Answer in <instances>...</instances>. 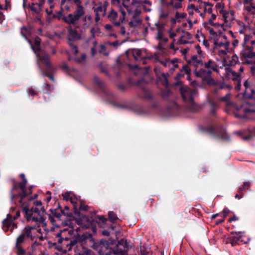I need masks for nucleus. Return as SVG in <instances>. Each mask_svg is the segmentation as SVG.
<instances>
[{
	"instance_id": "obj_31",
	"label": "nucleus",
	"mask_w": 255,
	"mask_h": 255,
	"mask_svg": "<svg viewBox=\"0 0 255 255\" xmlns=\"http://www.w3.org/2000/svg\"><path fill=\"white\" fill-rule=\"evenodd\" d=\"M133 18H135V19L130 21L128 23L129 25L130 26H136L138 24H139L141 21V20L139 18H136V16H135L134 15L133 16Z\"/></svg>"
},
{
	"instance_id": "obj_53",
	"label": "nucleus",
	"mask_w": 255,
	"mask_h": 255,
	"mask_svg": "<svg viewBox=\"0 0 255 255\" xmlns=\"http://www.w3.org/2000/svg\"><path fill=\"white\" fill-rule=\"evenodd\" d=\"M94 80L99 86L102 87V82L97 76H95L94 78Z\"/></svg>"
},
{
	"instance_id": "obj_59",
	"label": "nucleus",
	"mask_w": 255,
	"mask_h": 255,
	"mask_svg": "<svg viewBox=\"0 0 255 255\" xmlns=\"http://www.w3.org/2000/svg\"><path fill=\"white\" fill-rule=\"evenodd\" d=\"M70 201H71V203L73 205L74 209V213H78V209L76 207V202H75L74 201H73L72 199L71 200H70Z\"/></svg>"
},
{
	"instance_id": "obj_22",
	"label": "nucleus",
	"mask_w": 255,
	"mask_h": 255,
	"mask_svg": "<svg viewBox=\"0 0 255 255\" xmlns=\"http://www.w3.org/2000/svg\"><path fill=\"white\" fill-rule=\"evenodd\" d=\"M157 28V33L156 35V38L158 40H162L164 42L168 41V38L164 36V28L162 26L160 25L159 24H156Z\"/></svg>"
},
{
	"instance_id": "obj_33",
	"label": "nucleus",
	"mask_w": 255,
	"mask_h": 255,
	"mask_svg": "<svg viewBox=\"0 0 255 255\" xmlns=\"http://www.w3.org/2000/svg\"><path fill=\"white\" fill-rule=\"evenodd\" d=\"M189 66L188 65H183L180 71L182 72H184L185 74L188 75V77H189V75L190 74L191 69L189 68Z\"/></svg>"
},
{
	"instance_id": "obj_19",
	"label": "nucleus",
	"mask_w": 255,
	"mask_h": 255,
	"mask_svg": "<svg viewBox=\"0 0 255 255\" xmlns=\"http://www.w3.org/2000/svg\"><path fill=\"white\" fill-rule=\"evenodd\" d=\"M218 39L214 40V45L218 47H224L227 50L230 45V43L226 41L227 36L225 35L220 33L218 35Z\"/></svg>"
},
{
	"instance_id": "obj_9",
	"label": "nucleus",
	"mask_w": 255,
	"mask_h": 255,
	"mask_svg": "<svg viewBox=\"0 0 255 255\" xmlns=\"http://www.w3.org/2000/svg\"><path fill=\"white\" fill-rule=\"evenodd\" d=\"M223 75L227 79H232L234 81L236 84L235 89L237 91H239L241 89V74L240 73L233 70L229 66L227 65L225 66Z\"/></svg>"
},
{
	"instance_id": "obj_61",
	"label": "nucleus",
	"mask_w": 255,
	"mask_h": 255,
	"mask_svg": "<svg viewBox=\"0 0 255 255\" xmlns=\"http://www.w3.org/2000/svg\"><path fill=\"white\" fill-rule=\"evenodd\" d=\"M170 92L168 90H166L162 94L164 98H166L169 96Z\"/></svg>"
},
{
	"instance_id": "obj_55",
	"label": "nucleus",
	"mask_w": 255,
	"mask_h": 255,
	"mask_svg": "<svg viewBox=\"0 0 255 255\" xmlns=\"http://www.w3.org/2000/svg\"><path fill=\"white\" fill-rule=\"evenodd\" d=\"M16 250V254L17 255H24L26 253L25 250H23V251H21L20 249H15Z\"/></svg>"
},
{
	"instance_id": "obj_49",
	"label": "nucleus",
	"mask_w": 255,
	"mask_h": 255,
	"mask_svg": "<svg viewBox=\"0 0 255 255\" xmlns=\"http://www.w3.org/2000/svg\"><path fill=\"white\" fill-rule=\"evenodd\" d=\"M86 58V55L85 54H83L81 58H75V61L77 63H82L84 62Z\"/></svg>"
},
{
	"instance_id": "obj_26",
	"label": "nucleus",
	"mask_w": 255,
	"mask_h": 255,
	"mask_svg": "<svg viewBox=\"0 0 255 255\" xmlns=\"http://www.w3.org/2000/svg\"><path fill=\"white\" fill-rule=\"evenodd\" d=\"M91 241L93 242V245L91 246V247L94 249L96 250L99 253V255H104V252L102 251L101 249L99 250L100 246L102 245L101 243V240L99 242H94L93 239H91L90 240Z\"/></svg>"
},
{
	"instance_id": "obj_30",
	"label": "nucleus",
	"mask_w": 255,
	"mask_h": 255,
	"mask_svg": "<svg viewBox=\"0 0 255 255\" xmlns=\"http://www.w3.org/2000/svg\"><path fill=\"white\" fill-rule=\"evenodd\" d=\"M220 13L223 14L225 21L227 22H228L229 15H230L231 17H233L234 13L233 11H226L223 10H221Z\"/></svg>"
},
{
	"instance_id": "obj_52",
	"label": "nucleus",
	"mask_w": 255,
	"mask_h": 255,
	"mask_svg": "<svg viewBox=\"0 0 255 255\" xmlns=\"http://www.w3.org/2000/svg\"><path fill=\"white\" fill-rule=\"evenodd\" d=\"M63 199L66 201H68L71 199V197H70V194L69 193L66 192L62 194Z\"/></svg>"
},
{
	"instance_id": "obj_42",
	"label": "nucleus",
	"mask_w": 255,
	"mask_h": 255,
	"mask_svg": "<svg viewBox=\"0 0 255 255\" xmlns=\"http://www.w3.org/2000/svg\"><path fill=\"white\" fill-rule=\"evenodd\" d=\"M89 209V207L85 204V203L83 201H80V205L79 207V210L83 211H87Z\"/></svg>"
},
{
	"instance_id": "obj_56",
	"label": "nucleus",
	"mask_w": 255,
	"mask_h": 255,
	"mask_svg": "<svg viewBox=\"0 0 255 255\" xmlns=\"http://www.w3.org/2000/svg\"><path fill=\"white\" fill-rule=\"evenodd\" d=\"M28 94L34 96L37 94V93L33 89L30 88L28 89Z\"/></svg>"
},
{
	"instance_id": "obj_15",
	"label": "nucleus",
	"mask_w": 255,
	"mask_h": 255,
	"mask_svg": "<svg viewBox=\"0 0 255 255\" xmlns=\"http://www.w3.org/2000/svg\"><path fill=\"white\" fill-rule=\"evenodd\" d=\"M2 229L5 232L8 230L12 232L15 228H17L16 224L13 222L12 216L9 214L7 215L6 219L2 221Z\"/></svg>"
},
{
	"instance_id": "obj_10",
	"label": "nucleus",
	"mask_w": 255,
	"mask_h": 255,
	"mask_svg": "<svg viewBox=\"0 0 255 255\" xmlns=\"http://www.w3.org/2000/svg\"><path fill=\"white\" fill-rule=\"evenodd\" d=\"M37 63L41 73L46 71V72L50 70H53V67L52 65L49 56L47 54L39 56L37 59Z\"/></svg>"
},
{
	"instance_id": "obj_35",
	"label": "nucleus",
	"mask_w": 255,
	"mask_h": 255,
	"mask_svg": "<svg viewBox=\"0 0 255 255\" xmlns=\"http://www.w3.org/2000/svg\"><path fill=\"white\" fill-rule=\"evenodd\" d=\"M53 70H50L49 71L46 72V71L42 72V74L45 76L48 77L51 81H54V78L52 75Z\"/></svg>"
},
{
	"instance_id": "obj_8",
	"label": "nucleus",
	"mask_w": 255,
	"mask_h": 255,
	"mask_svg": "<svg viewBox=\"0 0 255 255\" xmlns=\"http://www.w3.org/2000/svg\"><path fill=\"white\" fill-rule=\"evenodd\" d=\"M180 92L183 99L188 104V108L193 112H195L197 106L194 101V98L197 94V91L188 87H182L180 88Z\"/></svg>"
},
{
	"instance_id": "obj_60",
	"label": "nucleus",
	"mask_w": 255,
	"mask_h": 255,
	"mask_svg": "<svg viewBox=\"0 0 255 255\" xmlns=\"http://www.w3.org/2000/svg\"><path fill=\"white\" fill-rule=\"evenodd\" d=\"M98 219H99V222H101L102 223H103V224H106V222L107 221V219L102 216H100L98 217Z\"/></svg>"
},
{
	"instance_id": "obj_51",
	"label": "nucleus",
	"mask_w": 255,
	"mask_h": 255,
	"mask_svg": "<svg viewBox=\"0 0 255 255\" xmlns=\"http://www.w3.org/2000/svg\"><path fill=\"white\" fill-rule=\"evenodd\" d=\"M230 211L228 209H224L222 213H220L222 216L221 217H223V218H225L229 213Z\"/></svg>"
},
{
	"instance_id": "obj_46",
	"label": "nucleus",
	"mask_w": 255,
	"mask_h": 255,
	"mask_svg": "<svg viewBox=\"0 0 255 255\" xmlns=\"http://www.w3.org/2000/svg\"><path fill=\"white\" fill-rule=\"evenodd\" d=\"M204 26L209 30V33L211 35L213 36H217L218 37V35H217V33L215 31H214V29L212 28H211L206 25H204Z\"/></svg>"
},
{
	"instance_id": "obj_3",
	"label": "nucleus",
	"mask_w": 255,
	"mask_h": 255,
	"mask_svg": "<svg viewBox=\"0 0 255 255\" xmlns=\"http://www.w3.org/2000/svg\"><path fill=\"white\" fill-rule=\"evenodd\" d=\"M74 230L64 229L60 230L59 232L55 234V241L61 245V248H65V251H71L74 246L77 243L78 239L74 238L70 239L66 236L67 234L70 235H73Z\"/></svg>"
},
{
	"instance_id": "obj_45",
	"label": "nucleus",
	"mask_w": 255,
	"mask_h": 255,
	"mask_svg": "<svg viewBox=\"0 0 255 255\" xmlns=\"http://www.w3.org/2000/svg\"><path fill=\"white\" fill-rule=\"evenodd\" d=\"M239 60V57L237 55H234L232 57V59L230 61L231 65H235Z\"/></svg>"
},
{
	"instance_id": "obj_23",
	"label": "nucleus",
	"mask_w": 255,
	"mask_h": 255,
	"mask_svg": "<svg viewBox=\"0 0 255 255\" xmlns=\"http://www.w3.org/2000/svg\"><path fill=\"white\" fill-rule=\"evenodd\" d=\"M243 10L247 15H255V5L254 4H243Z\"/></svg>"
},
{
	"instance_id": "obj_64",
	"label": "nucleus",
	"mask_w": 255,
	"mask_h": 255,
	"mask_svg": "<svg viewBox=\"0 0 255 255\" xmlns=\"http://www.w3.org/2000/svg\"><path fill=\"white\" fill-rule=\"evenodd\" d=\"M119 32L121 35H125V34H126L125 27L124 26H121L120 27V30Z\"/></svg>"
},
{
	"instance_id": "obj_5",
	"label": "nucleus",
	"mask_w": 255,
	"mask_h": 255,
	"mask_svg": "<svg viewBox=\"0 0 255 255\" xmlns=\"http://www.w3.org/2000/svg\"><path fill=\"white\" fill-rule=\"evenodd\" d=\"M198 75L202 77L203 81L206 82L210 86L213 87L212 92L216 94L219 90L224 89L225 87L229 88V86H226L224 83L218 81H216L211 76V72L209 71H205L202 70Z\"/></svg>"
},
{
	"instance_id": "obj_1",
	"label": "nucleus",
	"mask_w": 255,
	"mask_h": 255,
	"mask_svg": "<svg viewBox=\"0 0 255 255\" xmlns=\"http://www.w3.org/2000/svg\"><path fill=\"white\" fill-rule=\"evenodd\" d=\"M251 38L249 35H245L240 53L242 61L248 64H252V59L255 58V41L251 40Z\"/></svg>"
},
{
	"instance_id": "obj_54",
	"label": "nucleus",
	"mask_w": 255,
	"mask_h": 255,
	"mask_svg": "<svg viewBox=\"0 0 255 255\" xmlns=\"http://www.w3.org/2000/svg\"><path fill=\"white\" fill-rule=\"evenodd\" d=\"M83 255H94V252H92L91 250L87 249L83 252Z\"/></svg>"
},
{
	"instance_id": "obj_36",
	"label": "nucleus",
	"mask_w": 255,
	"mask_h": 255,
	"mask_svg": "<svg viewBox=\"0 0 255 255\" xmlns=\"http://www.w3.org/2000/svg\"><path fill=\"white\" fill-rule=\"evenodd\" d=\"M101 243L102 245L100 246L101 247H100L99 250H100L101 249L104 252L105 250L108 247V242L105 240H101Z\"/></svg>"
},
{
	"instance_id": "obj_29",
	"label": "nucleus",
	"mask_w": 255,
	"mask_h": 255,
	"mask_svg": "<svg viewBox=\"0 0 255 255\" xmlns=\"http://www.w3.org/2000/svg\"><path fill=\"white\" fill-rule=\"evenodd\" d=\"M204 11L205 12H207L209 14H211L212 13V6L213 4L209 2H204Z\"/></svg>"
},
{
	"instance_id": "obj_13",
	"label": "nucleus",
	"mask_w": 255,
	"mask_h": 255,
	"mask_svg": "<svg viewBox=\"0 0 255 255\" xmlns=\"http://www.w3.org/2000/svg\"><path fill=\"white\" fill-rule=\"evenodd\" d=\"M19 204L23 208V210L25 212L28 219L35 221L38 220L37 217L35 216L36 214H39V210L37 208H31L30 210H29L27 207V201L23 200V204L21 203H19Z\"/></svg>"
},
{
	"instance_id": "obj_39",
	"label": "nucleus",
	"mask_w": 255,
	"mask_h": 255,
	"mask_svg": "<svg viewBox=\"0 0 255 255\" xmlns=\"http://www.w3.org/2000/svg\"><path fill=\"white\" fill-rule=\"evenodd\" d=\"M216 18V15L214 13H212L211 17L210 18L207 22H205L204 23V25H207L208 24H213V21L215 20Z\"/></svg>"
},
{
	"instance_id": "obj_11",
	"label": "nucleus",
	"mask_w": 255,
	"mask_h": 255,
	"mask_svg": "<svg viewBox=\"0 0 255 255\" xmlns=\"http://www.w3.org/2000/svg\"><path fill=\"white\" fill-rule=\"evenodd\" d=\"M203 68H201L199 70L195 71V75L197 77L202 78V77L198 75V73H200L202 70L211 72V76L212 77V71H215L219 73V71L218 68V66L216 63L213 60L210 59L207 62L205 63L203 62Z\"/></svg>"
},
{
	"instance_id": "obj_7",
	"label": "nucleus",
	"mask_w": 255,
	"mask_h": 255,
	"mask_svg": "<svg viewBox=\"0 0 255 255\" xmlns=\"http://www.w3.org/2000/svg\"><path fill=\"white\" fill-rule=\"evenodd\" d=\"M63 0H61L60 2L61 10L57 13V18L59 20L63 21L65 23L71 25V23L75 20L76 16V14H74V12L70 13L65 15L63 14L64 10L66 11H70L71 10V7L68 4L70 1L72 2V0H65L63 3Z\"/></svg>"
},
{
	"instance_id": "obj_16",
	"label": "nucleus",
	"mask_w": 255,
	"mask_h": 255,
	"mask_svg": "<svg viewBox=\"0 0 255 255\" xmlns=\"http://www.w3.org/2000/svg\"><path fill=\"white\" fill-rule=\"evenodd\" d=\"M109 20L116 26H119L121 23L125 20L124 16H119L118 13L114 9H111L108 15Z\"/></svg>"
},
{
	"instance_id": "obj_27",
	"label": "nucleus",
	"mask_w": 255,
	"mask_h": 255,
	"mask_svg": "<svg viewBox=\"0 0 255 255\" xmlns=\"http://www.w3.org/2000/svg\"><path fill=\"white\" fill-rule=\"evenodd\" d=\"M42 7L37 3H32L30 5V9L36 14H39L42 11Z\"/></svg>"
},
{
	"instance_id": "obj_58",
	"label": "nucleus",
	"mask_w": 255,
	"mask_h": 255,
	"mask_svg": "<svg viewBox=\"0 0 255 255\" xmlns=\"http://www.w3.org/2000/svg\"><path fill=\"white\" fill-rule=\"evenodd\" d=\"M101 16H102L100 15H99V14H95V21L97 25L98 24V23L99 21L100 20Z\"/></svg>"
},
{
	"instance_id": "obj_41",
	"label": "nucleus",
	"mask_w": 255,
	"mask_h": 255,
	"mask_svg": "<svg viewBox=\"0 0 255 255\" xmlns=\"http://www.w3.org/2000/svg\"><path fill=\"white\" fill-rule=\"evenodd\" d=\"M108 215L109 219L112 222H114L118 219L117 215L113 212H110Z\"/></svg>"
},
{
	"instance_id": "obj_57",
	"label": "nucleus",
	"mask_w": 255,
	"mask_h": 255,
	"mask_svg": "<svg viewBox=\"0 0 255 255\" xmlns=\"http://www.w3.org/2000/svg\"><path fill=\"white\" fill-rule=\"evenodd\" d=\"M107 44L110 46H113L114 47L118 46L119 45L118 41H115L114 42H108Z\"/></svg>"
},
{
	"instance_id": "obj_62",
	"label": "nucleus",
	"mask_w": 255,
	"mask_h": 255,
	"mask_svg": "<svg viewBox=\"0 0 255 255\" xmlns=\"http://www.w3.org/2000/svg\"><path fill=\"white\" fill-rule=\"evenodd\" d=\"M250 185H251V184L250 182H244L243 187L244 189L247 190V189H248V188L250 187Z\"/></svg>"
},
{
	"instance_id": "obj_28",
	"label": "nucleus",
	"mask_w": 255,
	"mask_h": 255,
	"mask_svg": "<svg viewBox=\"0 0 255 255\" xmlns=\"http://www.w3.org/2000/svg\"><path fill=\"white\" fill-rule=\"evenodd\" d=\"M166 7L172 6L174 8L179 9L182 7V3L180 2H175V0L169 1L168 4L164 5Z\"/></svg>"
},
{
	"instance_id": "obj_25",
	"label": "nucleus",
	"mask_w": 255,
	"mask_h": 255,
	"mask_svg": "<svg viewBox=\"0 0 255 255\" xmlns=\"http://www.w3.org/2000/svg\"><path fill=\"white\" fill-rule=\"evenodd\" d=\"M93 9L96 14H99V15H101L102 16H105L106 9V8L102 4L97 6L96 7H94Z\"/></svg>"
},
{
	"instance_id": "obj_37",
	"label": "nucleus",
	"mask_w": 255,
	"mask_h": 255,
	"mask_svg": "<svg viewBox=\"0 0 255 255\" xmlns=\"http://www.w3.org/2000/svg\"><path fill=\"white\" fill-rule=\"evenodd\" d=\"M73 41L69 40V45L71 47L72 49L73 53L76 55L79 52L77 47L74 44Z\"/></svg>"
},
{
	"instance_id": "obj_24",
	"label": "nucleus",
	"mask_w": 255,
	"mask_h": 255,
	"mask_svg": "<svg viewBox=\"0 0 255 255\" xmlns=\"http://www.w3.org/2000/svg\"><path fill=\"white\" fill-rule=\"evenodd\" d=\"M132 54L134 59L136 61L142 60L145 57V56L143 55L142 51L140 49L132 50Z\"/></svg>"
},
{
	"instance_id": "obj_2",
	"label": "nucleus",
	"mask_w": 255,
	"mask_h": 255,
	"mask_svg": "<svg viewBox=\"0 0 255 255\" xmlns=\"http://www.w3.org/2000/svg\"><path fill=\"white\" fill-rule=\"evenodd\" d=\"M19 176L22 179V181L17 184L15 180L13 179L12 180V188L10 192L11 200L15 204L18 198H20L18 202L23 204V200L24 197L27 194L26 193V186L27 184V180L23 173L20 174Z\"/></svg>"
},
{
	"instance_id": "obj_6",
	"label": "nucleus",
	"mask_w": 255,
	"mask_h": 255,
	"mask_svg": "<svg viewBox=\"0 0 255 255\" xmlns=\"http://www.w3.org/2000/svg\"><path fill=\"white\" fill-rule=\"evenodd\" d=\"M33 229H34V227L29 226H27L23 228L21 232L16 238L14 245L15 249H19L21 251L24 250L22 248V245L28 242L29 239L31 241L33 240L34 237L32 233V230Z\"/></svg>"
},
{
	"instance_id": "obj_18",
	"label": "nucleus",
	"mask_w": 255,
	"mask_h": 255,
	"mask_svg": "<svg viewBox=\"0 0 255 255\" xmlns=\"http://www.w3.org/2000/svg\"><path fill=\"white\" fill-rule=\"evenodd\" d=\"M188 64L195 68L194 71L198 70L197 68L203 65L201 56L194 55L187 61Z\"/></svg>"
},
{
	"instance_id": "obj_32",
	"label": "nucleus",
	"mask_w": 255,
	"mask_h": 255,
	"mask_svg": "<svg viewBox=\"0 0 255 255\" xmlns=\"http://www.w3.org/2000/svg\"><path fill=\"white\" fill-rule=\"evenodd\" d=\"M171 60H166L165 61H160L158 57H154V62H157L159 61L165 67H170L171 66V63L172 62H171Z\"/></svg>"
},
{
	"instance_id": "obj_12",
	"label": "nucleus",
	"mask_w": 255,
	"mask_h": 255,
	"mask_svg": "<svg viewBox=\"0 0 255 255\" xmlns=\"http://www.w3.org/2000/svg\"><path fill=\"white\" fill-rule=\"evenodd\" d=\"M243 85L245 87L244 97L248 99L255 98V85H253L252 80L249 79L246 80L244 82Z\"/></svg>"
},
{
	"instance_id": "obj_21",
	"label": "nucleus",
	"mask_w": 255,
	"mask_h": 255,
	"mask_svg": "<svg viewBox=\"0 0 255 255\" xmlns=\"http://www.w3.org/2000/svg\"><path fill=\"white\" fill-rule=\"evenodd\" d=\"M167 8L168 7L160 4L158 9V17L160 19H165L169 16V11Z\"/></svg>"
},
{
	"instance_id": "obj_50",
	"label": "nucleus",
	"mask_w": 255,
	"mask_h": 255,
	"mask_svg": "<svg viewBox=\"0 0 255 255\" xmlns=\"http://www.w3.org/2000/svg\"><path fill=\"white\" fill-rule=\"evenodd\" d=\"M172 63H171V66L174 67L173 70H175V68H177L178 67V64L177 62V59H174L171 61Z\"/></svg>"
},
{
	"instance_id": "obj_47",
	"label": "nucleus",
	"mask_w": 255,
	"mask_h": 255,
	"mask_svg": "<svg viewBox=\"0 0 255 255\" xmlns=\"http://www.w3.org/2000/svg\"><path fill=\"white\" fill-rule=\"evenodd\" d=\"M28 33V30L25 27L21 28V34L23 37L26 38V34Z\"/></svg>"
},
{
	"instance_id": "obj_44",
	"label": "nucleus",
	"mask_w": 255,
	"mask_h": 255,
	"mask_svg": "<svg viewBox=\"0 0 255 255\" xmlns=\"http://www.w3.org/2000/svg\"><path fill=\"white\" fill-rule=\"evenodd\" d=\"M97 45V42L96 41H94L93 42V46L91 48V54L93 56H95L97 53L96 46Z\"/></svg>"
},
{
	"instance_id": "obj_17",
	"label": "nucleus",
	"mask_w": 255,
	"mask_h": 255,
	"mask_svg": "<svg viewBox=\"0 0 255 255\" xmlns=\"http://www.w3.org/2000/svg\"><path fill=\"white\" fill-rule=\"evenodd\" d=\"M128 245L126 241L121 239L118 241L116 248L113 250L116 255H127Z\"/></svg>"
},
{
	"instance_id": "obj_48",
	"label": "nucleus",
	"mask_w": 255,
	"mask_h": 255,
	"mask_svg": "<svg viewBox=\"0 0 255 255\" xmlns=\"http://www.w3.org/2000/svg\"><path fill=\"white\" fill-rule=\"evenodd\" d=\"M177 42L179 44H185L189 43L188 40H186L184 39L183 36H181L180 37V39L178 40Z\"/></svg>"
},
{
	"instance_id": "obj_4",
	"label": "nucleus",
	"mask_w": 255,
	"mask_h": 255,
	"mask_svg": "<svg viewBox=\"0 0 255 255\" xmlns=\"http://www.w3.org/2000/svg\"><path fill=\"white\" fill-rule=\"evenodd\" d=\"M231 110L234 111L235 117L244 118L255 113V103L246 102L240 105L231 104Z\"/></svg>"
},
{
	"instance_id": "obj_63",
	"label": "nucleus",
	"mask_w": 255,
	"mask_h": 255,
	"mask_svg": "<svg viewBox=\"0 0 255 255\" xmlns=\"http://www.w3.org/2000/svg\"><path fill=\"white\" fill-rule=\"evenodd\" d=\"M45 88L48 92L50 91L51 90L53 89L52 86L47 83L45 84Z\"/></svg>"
},
{
	"instance_id": "obj_34",
	"label": "nucleus",
	"mask_w": 255,
	"mask_h": 255,
	"mask_svg": "<svg viewBox=\"0 0 255 255\" xmlns=\"http://www.w3.org/2000/svg\"><path fill=\"white\" fill-rule=\"evenodd\" d=\"M168 74L163 73L161 75L160 79L162 81V84L165 86L168 85V78H167Z\"/></svg>"
},
{
	"instance_id": "obj_20",
	"label": "nucleus",
	"mask_w": 255,
	"mask_h": 255,
	"mask_svg": "<svg viewBox=\"0 0 255 255\" xmlns=\"http://www.w3.org/2000/svg\"><path fill=\"white\" fill-rule=\"evenodd\" d=\"M68 35L67 38L68 40L75 41L81 38V34L79 33L76 29L70 27L67 30Z\"/></svg>"
},
{
	"instance_id": "obj_38",
	"label": "nucleus",
	"mask_w": 255,
	"mask_h": 255,
	"mask_svg": "<svg viewBox=\"0 0 255 255\" xmlns=\"http://www.w3.org/2000/svg\"><path fill=\"white\" fill-rule=\"evenodd\" d=\"M211 104V110H210V113L212 115H214L216 113V110L217 109V105L213 102H210Z\"/></svg>"
},
{
	"instance_id": "obj_43",
	"label": "nucleus",
	"mask_w": 255,
	"mask_h": 255,
	"mask_svg": "<svg viewBox=\"0 0 255 255\" xmlns=\"http://www.w3.org/2000/svg\"><path fill=\"white\" fill-rule=\"evenodd\" d=\"M187 14L184 12H176L175 17L176 19L184 18L186 16Z\"/></svg>"
},
{
	"instance_id": "obj_14",
	"label": "nucleus",
	"mask_w": 255,
	"mask_h": 255,
	"mask_svg": "<svg viewBox=\"0 0 255 255\" xmlns=\"http://www.w3.org/2000/svg\"><path fill=\"white\" fill-rule=\"evenodd\" d=\"M243 233H244L242 232H232L230 236L227 238L226 243H230L232 246L238 244L240 242H244L245 244L247 243L248 242L244 241L242 239Z\"/></svg>"
},
{
	"instance_id": "obj_40",
	"label": "nucleus",
	"mask_w": 255,
	"mask_h": 255,
	"mask_svg": "<svg viewBox=\"0 0 255 255\" xmlns=\"http://www.w3.org/2000/svg\"><path fill=\"white\" fill-rule=\"evenodd\" d=\"M230 95L229 94H227L225 96L221 97L220 98V101L222 102H225L227 103L228 105H230L231 103L230 102Z\"/></svg>"
}]
</instances>
